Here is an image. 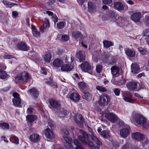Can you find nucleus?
<instances>
[{"mask_svg":"<svg viewBox=\"0 0 149 149\" xmlns=\"http://www.w3.org/2000/svg\"><path fill=\"white\" fill-rule=\"evenodd\" d=\"M79 87L80 89H85L87 87V84L84 81L80 82L78 84Z\"/></svg>","mask_w":149,"mask_h":149,"instance_id":"4c0bfd02","label":"nucleus"},{"mask_svg":"<svg viewBox=\"0 0 149 149\" xmlns=\"http://www.w3.org/2000/svg\"><path fill=\"white\" fill-rule=\"evenodd\" d=\"M113 91L116 95L118 96L119 95L120 90L118 88H116L114 89Z\"/></svg>","mask_w":149,"mask_h":149,"instance_id":"3c124183","label":"nucleus"},{"mask_svg":"<svg viewBox=\"0 0 149 149\" xmlns=\"http://www.w3.org/2000/svg\"><path fill=\"white\" fill-rule=\"evenodd\" d=\"M126 96L123 95L124 100L127 102L130 103H133L134 100L131 98L132 97V95L130 93L126 92Z\"/></svg>","mask_w":149,"mask_h":149,"instance_id":"b1692460","label":"nucleus"},{"mask_svg":"<svg viewBox=\"0 0 149 149\" xmlns=\"http://www.w3.org/2000/svg\"><path fill=\"white\" fill-rule=\"evenodd\" d=\"M113 7L115 9L119 11L123 10L124 7L127 10L128 9V7L127 5H124L122 3L118 1L115 2L114 3Z\"/></svg>","mask_w":149,"mask_h":149,"instance_id":"1a4fd4ad","label":"nucleus"},{"mask_svg":"<svg viewBox=\"0 0 149 149\" xmlns=\"http://www.w3.org/2000/svg\"><path fill=\"white\" fill-rule=\"evenodd\" d=\"M26 119L28 122L32 123L36 119V116L30 115L27 116Z\"/></svg>","mask_w":149,"mask_h":149,"instance_id":"2f4dec72","label":"nucleus"},{"mask_svg":"<svg viewBox=\"0 0 149 149\" xmlns=\"http://www.w3.org/2000/svg\"><path fill=\"white\" fill-rule=\"evenodd\" d=\"M16 78L23 82H27L31 79V77L28 72L24 71L17 75Z\"/></svg>","mask_w":149,"mask_h":149,"instance_id":"7ed1b4c3","label":"nucleus"},{"mask_svg":"<svg viewBox=\"0 0 149 149\" xmlns=\"http://www.w3.org/2000/svg\"><path fill=\"white\" fill-rule=\"evenodd\" d=\"M102 1L103 3L107 5L111 3L112 2V0H102Z\"/></svg>","mask_w":149,"mask_h":149,"instance_id":"5fc2aeb1","label":"nucleus"},{"mask_svg":"<svg viewBox=\"0 0 149 149\" xmlns=\"http://www.w3.org/2000/svg\"><path fill=\"white\" fill-rule=\"evenodd\" d=\"M48 124L51 128L54 130L55 128V125L54 122L52 119H48L47 121Z\"/></svg>","mask_w":149,"mask_h":149,"instance_id":"58836bf2","label":"nucleus"},{"mask_svg":"<svg viewBox=\"0 0 149 149\" xmlns=\"http://www.w3.org/2000/svg\"><path fill=\"white\" fill-rule=\"evenodd\" d=\"M100 135L104 138H108L110 136V132L108 130H104L100 132Z\"/></svg>","mask_w":149,"mask_h":149,"instance_id":"72a5a7b5","label":"nucleus"},{"mask_svg":"<svg viewBox=\"0 0 149 149\" xmlns=\"http://www.w3.org/2000/svg\"><path fill=\"white\" fill-rule=\"evenodd\" d=\"M112 15L113 17H112V19L111 20L114 22H115L116 21V20L117 19L116 15L115 13H112Z\"/></svg>","mask_w":149,"mask_h":149,"instance_id":"13d9d810","label":"nucleus"},{"mask_svg":"<svg viewBox=\"0 0 149 149\" xmlns=\"http://www.w3.org/2000/svg\"><path fill=\"white\" fill-rule=\"evenodd\" d=\"M145 18L146 19V24H149V15H147L145 17Z\"/></svg>","mask_w":149,"mask_h":149,"instance_id":"bf43d9fd","label":"nucleus"},{"mask_svg":"<svg viewBox=\"0 0 149 149\" xmlns=\"http://www.w3.org/2000/svg\"><path fill=\"white\" fill-rule=\"evenodd\" d=\"M137 49L140 54H146L147 53V49H144L141 47H139L137 48Z\"/></svg>","mask_w":149,"mask_h":149,"instance_id":"49530a36","label":"nucleus"},{"mask_svg":"<svg viewBox=\"0 0 149 149\" xmlns=\"http://www.w3.org/2000/svg\"><path fill=\"white\" fill-rule=\"evenodd\" d=\"M56 0H49L48 1L47 3L49 5H51L54 3H55Z\"/></svg>","mask_w":149,"mask_h":149,"instance_id":"69168bd1","label":"nucleus"},{"mask_svg":"<svg viewBox=\"0 0 149 149\" xmlns=\"http://www.w3.org/2000/svg\"><path fill=\"white\" fill-rule=\"evenodd\" d=\"M84 95H83V98L87 100H90L91 99L92 95L88 92H84Z\"/></svg>","mask_w":149,"mask_h":149,"instance_id":"c9c22d12","label":"nucleus"},{"mask_svg":"<svg viewBox=\"0 0 149 149\" xmlns=\"http://www.w3.org/2000/svg\"><path fill=\"white\" fill-rule=\"evenodd\" d=\"M132 121L134 123L135 125H142V127L144 128H146L149 126V123L146 119L139 114L133 115Z\"/></svg>","mask_w":149,"mask_h":149,"instance_id":"f257e3e1","label":"nucleus"},{"mask_svg":"<svg viewBox=\"0 0 149 149\" xmlns=\"http://www.w3.org/2000/svg\"><path fill=\"white\" fill-rule=\"evenodd\" d=\"M88 10L91 13H95L96 10V5L93 3L89 2L88 3Z\"/></svg>","mask_w":149,"mask_h":149,"instance_id":"a211bd4d","label":"nucleus"},{"mask_svg":"<svg viewBox=\"0 0 149 149\" xmlns=\"http://www.w3.org/2000/svg\"><path fill=\"white\" fill-rule=\"evenodd\" d=\"M137 83L136 82H130L127 84V86L128 89L134 90L137 87Z\"/></svg>","mask_w":149,"mask_h":149,"instance_id":"cd10ccee","label":"nucleus"},{"mask_svg":"<svg viewBox=\"0 0 149 149\" xmlns=\"http://www.w3.org/2000/svg\"><path fill=\"white\" fill-rule=\"evenodd\" d=\"M79 132L82 134L83 136H79V139L82 143L88 146L89 143L91 142L88 140V134L82 130H80Z\"/></svg>","mask_w":149,"mask_h":149,"instance_id":"20e7f679","label":"nucleus"},{"mask_svg":"<svg viewBox=\"0 0 149 149\" xmlns=\"http://www.w3.org/2000/svg\"><path fill=\"white\" fill-rule=\"evenodd\" d=\"M131 67L132 72L137 74L140 72V69L138 64L136 63H133L131 65Z\"/></svg>","mask_w":149,"mask_h":149,"instance_id":"412c9836","label":"nucleus"},{"mask_svg":"<svg viewBox=\"0 0 149 149\" xmlns=\"http://www.w3.org/2000/svg\"><path fill=\"white\" fill-rule=\"evenodd\" d=\"M104 47L106 48H108L111 46H113V44L111 42L107 40H105L103 42Z\"/></svg>","mask_w":149,"mask_h":149,"instance_id":"f704fd0d","label":"nucleus"},{"mask_svg":"<svg viewBox=\"0 0 149 149\" xmlns=\"http://www.w3.org/2000/svg\"><path fill=\"white\" fill-rule=\"evenodd\" d=\"M11 137L13 138L16 141L15 143L18 144L19 143V140L18 138L16 136H14L13 135H12L11 136Z\"/></svg>","mask_w":149,"mask_h":149,"instance_id":"6e6d98bb","label":"nucleus"},{"mask_svg":"<svg viewBox=\"0 0 149 149\" xmlns=\"http://www.w3.org/2000/svg\"><path fill=\"white\" fill-rule=\"evenodd\" d=\"M27 92L30 95L32 94L35 97H37L38 95V92L35 88H33L32 89L29 90Z\"/></svg>","mask_w":149,"mask_h":149,"instance_id":"c756f323","label":"nucleus"},{"mask_svg":"<svg viewBox=\"0 0 149 149\" xmlns=\"http://www.w3.org/2000/svg\"><path fill=\"white\" fill-rule=\"evenodd\" d=\"M63 137L66 141L64 144L65 147L67 149H73L74 147L72 145V139L68 136H63Z\"/></svg>","mask_w":149,"mask_h":149,"instance_id":"39448f33","label":"nucleus"},{"mask_svg":"<svg viewBox=\"0 0 149 149\" xmlns=\"http://www.w3.org/2000/svg\"><path fill=\"white\" fill-rule=\"evenodd\" d=\"M96 89L100 92H105L107 91V89L105 87L99 85H97L96 86Z\"/></svg>","mask_w":149,"mask_h":149,"instance_id":"37998d69","label":"nucleus"},{"mask_svg":"<svg viewBox=\"0 0 149 149\" xmlns=\"http://www.w3.org/2000/svg\"><path fill=\"white\" fill-rule=\"evenodd\" d=\"M8 77V74L6 72L3 70H0V77L1 79H4Z\"/></svg>","mask_w":149,"mask_h":149,"instance_id":"79ce46f5","label":"nucleus"},{"mask_svg":"<svg viewBox=\"0 0 149 149\" xmlns=\"http://www.w3.org/2000/svg\"><path fill=\"white\" fill-rule=\"evenodd\" d=\"M70 98L72 100L75 102H77L80 100V96L77 93H73L71 94Z\"/></svg>","mask_w":149,"mask_h":149,"instance_id":"393cba45","label":"nucleus"},{"mask_svg":"<svg viewBox=\"0 0 149 149\" xmlns=\"http://www.w3.org/2000/svg\"><path fill=\"white\" fill-rule=\"evenodd\" d=\"M13 56L11 55H6L3 57L4 59H8L12 58H13Z\"/></svg>","mask_w":149,"mask_h":149,"instance_id":"e2e57ef3","label":"nucleus"},{"mask_svg":"<svg viewBox=\"0 0 149 149\" xmlns=\"http://www.w3.org/2000/svg\"><path fill=\"white\" fill-rule=\"evenodd\" d=\"M76 56L78 61L82 62L85 59V54L84 51L80 50L76 54Z\"/></svg>","mask_w":149,"mask_h":149,"instance_id":"f8f14e48","label":"nucleus"},{"mask_svg":"<svg viewBox=\"0 0 149 149\" xmlns=\"http://www.w3.org/2000/svg\"><path fill=\"white\" fill-rule=\"evenodd\" d=\"M74 79L76 81H79V77L77 73L74 74L72 76Z\"/></svg>","mask_w":149,"mask_h":149,"instance_id":"864d4df0","label":"nucleus"},{"mask_svg":"<svg viewBox=\"0 0 149 149\" xmlns=\"http://www.w3.org/2000/svg\"><path fill=\"white\" fill-rule=\"evenodd\" d=\"M0 127L3 129L8 130L9 129L10 125L7 123H3L0 124Z\"/></svg>","mask_w":149,"mask_h":149,"instance_id":"a18cd8bd","label":"nucleus"},{"mask_svg":"<svg viewBox=\"0 0 149 149\" xmlns=\"http://www.w3.org/2000/svg\"><path fill=\"white\" fill-rule=\"evenodd\" d=\"M50 26V22L49 19L47 18L45 19L44 22L43 24V28L45 29L49 28Z\"/></svg>","mask_w":149,"mask_h":149,"instance_id":"c03bdc74","label":"nucleus"},{"mask_svg":"<svg viewBox=\"0 0 149 149\" xmlns=\"http://www.w3.org/2000/svg\"><path fill=\"white\" fill-rule=\"evenodd\" d=\"M73 66L70 64H65L61 67V70L63 71L68 72L71 70L73 69Z\"/></svg>","mask_w":149,"mask_h":149,"instance_id":"a878e982","label":"nucleus"},{"mask_svg":"<svg viewBox=\"0 0 149 149\" xmlns=\"http://www.w3.org/2000/svg\"><path fill=\"white\" fill-rule=\"evenodd\" d=\"M46 13L49 15L52 16V18L54 22V25H55L56 23L58 22V19L56 15L55 14H54L52 12L49 11H47Z\"/></svg>","mask_w":149,"mask_h":149,"instance_id":"c85d7f7f","label":"nucleus"},{"mask_svg":"<svg viewBox=\"0 0 149 149\" xmlns=\"http://www.w3.org/2000/svg\"><path fill=\"white\" fill-rule=\"evenodd\" d=\"M63 64V61L59 58H57L54 60L53 62V65L56 67H59Z\"/></svg>","mask_w":149,"mask_h":149,"instance_id":"bb28decb","label":"nucleus"},{"mask_svg":"<svg viewBox=\"0 0 149 149\" xmlns=\"http://www.w3.org/2000/svg\"><path fill=\"white\" fill-rule=\"evenodd\" d=\"M45 134L46 138L49 139H52L55 137V134L49 128L45 130Z\"/></svg>","mask_w":149,"mask_h":149,"instance_id":"dca6fc26","label":"nucleus"},{"mask_svg":"<svg viewBox=\"0 0 149 149\" xmlns=\"http://www.w3.org/2000/svg\"><path fill=\"white\" fill-rule=\"evenodd\" d=\"M81 70L85 72H88L91 70V66L89 63L87 61L83 62L79 65Z\"/></svg>","mask_w":149,"mask_h":149,"instance_id":"423d86ee","label":"nucleus"},{"mask_svg":"<svg viewBox=\"0 0 149 149\" xmlns=\"http://www.w3.org/2000/svg\"><path fill=\"white\" fill-rule=\"evenodd\" d=\"M3 3L4 5L8 8H11L14 6L15 4L11 3L6 0H3Z\"/></svg>","mask_w":149,"mask_h":149,"instance_id":"a19ab883","label":"nucleus"},{"mask_svg":"<svg viewBox=\"0 0 149 149\" xmlns=\"http://www.w3.org/2000/svg\"><path fill=\"white\" fill-rule=\"evenodd\" d=\"M29 139L31 142L33 143H36L39 141L41 137L39 134L33 133L30 136Z\"/></svg>","mask_w":149,"mask_h":149,"instance_id":"aec40b11","label":"nucleus"},{"mask_svg":"<svg viewBox=\"0 0 149 149\" xmlns=\"http://www.w3.org/2000/svg\"><path fill=\"white\" fill-rule=\"evenodd\" d=\"M62 132L64 134L67 135H69V132L66 129H63L62 130Z\"/></svg>","mask_w":149,"mask_h":149,"instance_id":"052dcab7","label":"nucleus"},{"mask_svg":"<svg viewBox=\"0 0 149 149\" xmlns=\"http://www.w3.org/2000/svg\"><path fill=\"white\" fill-rule=\"evenodd\" d=\"M88 130L92 134L91 137V140L99 146L101 145L102 144V142L93 134V131L91 128L88 127Z\"/></svg>","mask_w":149,"mask_h":149,"instance_id":"f3484780","label":"nucleus"},{"mask_svg":"<svg viewBox=\"0 0 149 149\" xmlns=\"http://www.w3.org/2000/svg\"><path fill=\"white\" fill-rule=\"evenodd\" d=\"M17 47L18 49L24 51H27L29 49L26 43L22 42L19 43L17 45Z\"/></svg>","mask_w":149,"mask_h":149,"instance_id":"4be33fe9","label":"nucleus"},{"mask_svg":"<svg viewBox=\"0 0 149 149\" xmlns=\"http://www.w3.org/2000/svg\"><path fill=\"white\" fill-rule=\"evenodd\" d=\"M66 25V23L65 22H60L56 24V27L58 29L63 28Z\"/></svg>","mask_w":149,"mask_h":149,"instance_id":"ea45409f","label":"nucleus"},{"mask_svg":"<svg viewBox=\"0 0 149 149\" xmlns=\"http://www.w3.org/2000/svg\"><path fill=\"white\" fill-rule=\"evenodd\" d=\"M125 51L127 56L130 57H134L135 56V51L133 49L129 48H125Z\"/></svg>","mask_w":149,"mask_h":149,"instance_id":"5701e85b","label":"nucleus"},{"mask_svg":"<svg viewBox=\"0 0 149 149\" xmlns=\"http://www.w3.org/2000/svg\"><path fill=\"white\" fill-rule=\"evenodd\" d=\"M49 103L50 104V107L54 109H58L60 107V104L57 101L52 99H50L49 100Z\"/></svg>","mask_w":149,"mask_h":149,"instance_id":"ddd939ff","label":"nucleus"},{"mask_svg":"<svg viewBox=\"0 0 149 149\" xmlns=\"http://www.w3.org/2000/svg\"><path fill=\"white\" fill-rule=\"evenodd\" d=\"M111 73L113 76L117 77L120 75V69L116 66H113L111 68Z\"/></svg>","mask_w":149,"mask_h":149,"instance_id":"6ab92c4d","label":"nucleus"},{"mask_svg":"<svg viewBox=\"0 0 149 149\" xmlns=\"http://www.w3.org/2000/svg\"><path fill=\"white\" fill-rule=\"evenodd\" d=\"M72 36L76 39L81 38L82 35L78 31H74L72 33Z\"/></svg>","mask_w":149,"mask_h":149,"instance_id":"473e14b6","label":"nucleus"},{"mask_svg":"<svg viewBox=\"0 0 149 149\" xmlns=\"http://www.w3.org/2000/svg\"><path fill=\"white\" fill-rule=\"evenodd\" d=\"M121 149H129V148L127 145H124L122 147Z\"/></svg>","mask_w":149,"mask_h":149,"instance_id":"774afa93","label":"nucleus"},{"mask_svg":"<svg viewBox=\"0 0 149 149\" xmlns=\"http://www.w3.org/2000/svg\"><path fill=\"white\" fill-rule=\"evenodd\" d=\"M68 112L65 110H63L58 113V116L60 118H63L67 115Z\"/></svg>","mask_w":149,"mask_h":149,"instance_id":"e433bc0d","label":"nucleus"},{"mask_svg":"<svg viewBox=\"0 0 149 149\" xmlns=\"http://www.w3.org/2000/svg\"><path fill=\"white\" fill-rule=\"evenodd\" d=\"M113 146L115 148H117L119 146V144L117 142L115 141L112 143Z\"/></svg>","mask_w":149,"mask_h":149,"instance_id":"0e129e2a","label":"nucleus"},{"mask_svg":"<svg viewBox=\"0 0 149 149\" xmlns=\"http://www.w3.org/2000/svg\"><path fill=\"white\" fill-rule=\"evenodd\" d=\"M132 137L134 139L138 141H141L143 140L145 137L143 134L138 132L132 133Z\"/></svg>","mask_w":149,"mask_h":149,"instance_id":"4468645a","label":"nucleus"},{"mask_svg":"<svg viewBox=\"0 0 149 149\" xmlns=\"http://www.w3.org/2000/svg\"><path fill=\"white\" fill-rule=\"evenodd\" d=\"M103 67L102 65L98 64L96 66V71L97 73H100L102 71V69Z\"/></svg>","mask_w":149,"mask_h":149,"instance_id":"de8ad7c7","label":"nucleus"},{"mask_svg":"<svg viewBox=\"0 0 149 149\" xmlns=\"http://www.w3.org/2000/svg\"><path fill=\"white\" fill-rule=\"evenodd\" d=\"M14 98L13 99V104L15 106L18 107L20 104L21 100L19 96V95L16 92H15L13 94Z\"/></svg>","mask_w":149,"mask_h":149,"instance_id":"6e6552de","label":"nucleus"},{"mask_svg":"<svg viewBox=\"0 0 149 149\" xmlns=\"http://www.w3.org/2000/svg\"><path fill=\"white\" fill-rule=\"evenodd\" d=\"M18 15V13L17 11H14L12 12V16L13 18H15Z\"/></svg>","mask_w":149,"mask_h":149,"instance_id":"680f3d73","label":"nucleus"},{"mask_svg":"<svg viewBox=\"0 0 149 149\" xmlns=\"http://www.w3.org/2000/svg\"><path fill=\"white\" fill-rule=\"evenodd\" d=\"M74 121L78 126L80 127H84V125L85 124V121L81 114L78 115L77 118H75Z\"/></svg>","mask_w":149,"mask_h":149,"instance_id":"9b49d317","label":"nucleus"},{"mask_svg":"<svg viewBox=\"0 0 149 149\" xmlns=\"http://www.w3.org/2000/svg\"><path fill=\"white\" fill-rule=\"evenodd\" d=\"M61 38L63 41H66L69 40V37L66 35H63L62 36Z\"/></svg>","mask_w":149,"mask_h":149,"instance_id":"603ef678","label":"nucleus"},{"mask_svg":"<svg viewBox=\"0 0 149 149\" xmlns=\"http://www.w3.org/2000/svg\"><path fill=\"white\" fill-rule=\"evenodd\" d=\"M105 117L112 123L117 121L118 120V117L114 114L111 113H108L105 115Z\"/></svg>","mask_w":149,"mask_h":149,"instance_id":"0eeeda50","label":"nucleus"},{"mask_svg":"<svg viewBox=\"0 0 149 149\" xmlns=\"http://www.w3.org/2000/svg\"><path fill=\"white\" fill-rule=\"evenodd\" d=\"M41 72L45 74V75H46L47 74V71H46L45 69L43 68H42L41 69Z\"/></svg>","mask_w":149,"mask_h":149,"instance_id":"338daca9","label":"nucleus"},{"mask_svg":"<svg viewBox=\"0 0 149 149\" xmlns=\"http://www.w3.org/2000/svg\"><path fill=\"white\" fill-rule=\"evenodd\" d=\"M88 146L91 149H99V148L94 146L92 142L89 143Z\"/></svg>","mask_w":149,"mask_h":149,"instance_id":"09e8293b","label":"nucleus"},{"mask_svg":"<svg viewBox=\"0 0 149 149\" xmlns=\"http://www.w3.org/2000/svg\"><path fill=\"white\" fill-rule=\"evenodd\" d=\"M51 57L52 55L49 52H46L43 56L44 61L47 63H49L50 62Z\"/></svg>","mask_w":149,"mask_h":149,"instance_id":"7c9ffc66","label":"nucleus"},{"mask_svg":"<svg viewBox=\"0 0 149 149\" xmlns=\"http://www.w3.org/2000/svg\"><path fill=\"white\" fill-rule=\"evenodd\" d=\"M141 17V15L140 13L136 12L134 13L131 15V18L132 21L136 23L140 22Z\"/></svg>","mask_w":149,"mask_h":149,"instance_id":"2eb2a0df","label":"nucleus"},{"mask_svg":"<svg viewBox=\"0 0 149 149\" xmlns=\"http://www.w3.org/2000/svg\"><path fill=\"white\" fill-rule=\"evenodd\" d=\"M32 32L33 35L36 37H38L40 36V32L36 30H34Z\"/></svg>","mask_w":149,"mask_h":149,"instance_id":"8fccbe9b","label":"nucleus"},{"mask_svg":"<svg viewBox=\"0 0 149 149\" xmlns=\"http://www.w3.org/2000/svg\"><path fill=\"white\" fill-rule=\"evenodd\" d=\"M144 35L146 36H149V29L145 30L144 31Z\"/></svg>","mask_w":149,"mask_h":149,"instance_id":"4d7b16f0","label":"nucleus"},{"mask_svg":"<svg viewBox=\"0 0 149 149\" xmlns=\"http://www.w3.org/2000/svg\"><path fill=\"white\" fill-rule=\"evenodd\" d=\"M130 133L129 128L128 127H123L120 131V135L124 138H125L127 137Z\"/></svg>","mask_w":149,"mask_h":149,"instance_id":"9d476101","label":"nucleus"},{"mask_svg":"<svg viewBox=\"0 0 149 149\" xmlns=\"http://www.w3.org/2000/svg\"><path fill=\"white\" fill-rule=\"evenodd\" d=\"M110 100L109 96L107 94H103L100 96L98 104L100 106H105L107 105Z\"/></svg>","mask_w":149,"mask_h":149,"instance_id":"f03ea898","label":"nucleus"}]
</instances>
